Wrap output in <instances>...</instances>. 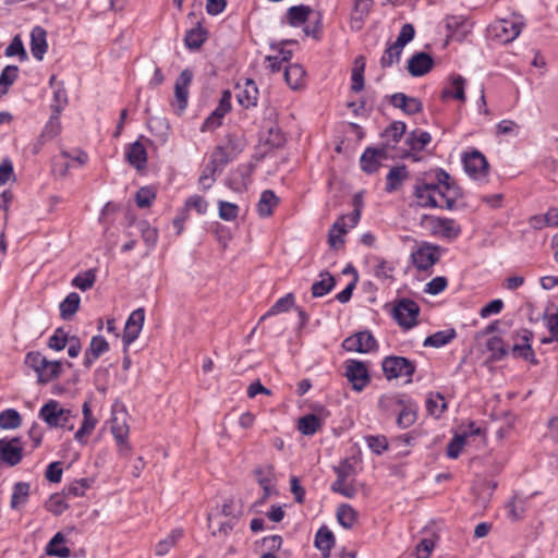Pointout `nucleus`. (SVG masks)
Segmentation results:
<instances>
[{
  "instance_id": "nucleus-30",
  "label": "nucleus",
  "mask_w": 558,
  "mask_h": 558,
  "mask_svg": "<svg viewBox=\"0 0 558 558\" xmlns=\"http://www.w3.org/2000/svg\"><path fill=\"white\" fill-rule=\"evenodd\" d=\"M31 485L26 482H17L13 486L10 506L12 509L17 510L23 507L29 496Z\"/></svg>"
},
{
  "instance_id": "nucleus-6",
  "label": "nucleus",
  "mask_w": 558,
  "mask_h": 558,
  "mask_svg": "<svg viewBox=\"0 0 558 558\" xmlns=\"http://www.w3.org/2000/svg\"><path fill=\"white\" fill-rule=\"evenodd\" d=\"M464 170L473 180L484 183L488 178V162L483 154L478 150L466 153L463 157Z\"/></svg>"
},
{
  "instance_id": "nucleus-32",
  "label": "nucleus",
  "mask_w": 558,
  "mask_h": 558,
  "mask_svg": "<svg viewBox=\"0 0 558 558\" xmlns=\"http://www.w3.org/2000/svg\"><path fill=\"white\" fill-rule=\"evenodd\" d=\"M60 114L51 111L50 119L46 123L39 138H38V148L44 145L45 142L54 138L61 131V123L59 119Z\"/></svg>"
},
{
  "instance_id": "nucleus-16",
  "label": "nucleus",
  "mask_w": 558,
  "mask_h": 558,
  "mask_svg": "<svg viewBox=\"0 0 558 558\" xmlns=\"http://www.w3.org/2000/svg\"><path fill=\"white\" fill-rule=\"evenodd\" d=\"M434 65L433 58L426 52H416L408 61V71L414 76H422L428 73Z\"/></svg>"
},
{
  "instance_id": "nucleus-46",
  "label": "nucleus",
  "mask_w": 558,
  "mask_h": 558,
  "mask_svg": "<svg viewBox=\"0 0 558 558\" xmlns=\"http://www.w3.org/2000/svg\"><path fill=\"white\" fill-rule=\"evenodd\" d=\"M255 476L258 484L263 487L265 497H268L274 483V472L271 466L259 468L255 470Z\"/></svg>"
},
{
  "instance_id": "nucleus-52",
  "label": "nucleus",
  "mask_w": 558,
  "mask_h": 558,
  "mask_svg": "<svg viewBox=\"0 0 558 558\" xmlns=\"http://www.w3.org/2000/svg\"><path fill=\"white\" fill-rule=\"evenodd\" d=\"M402 50L403 49L398 47L396 44L388 46L380 58L381 68H390L395 63H398Z\"/></svg>"
},
{
  "instance_id": "nucleus-50",
  "label": "nucleus",
  "mask_w": 558,
  "mask_h": 558,
  "mask_svg": "<svg viewBox=\"0 0 558 558\" xmlns=\"http://www.w3.org/2000/svg\"><path fill=\"white\" fill-rule=\"evenodd\" d=\"M404 404V399L399 395H385L380 397L378 401L379 408L386 412L397 411L401 409Z\"/></svg>"
},
{
  "instance_id": "nucleus-22",
  "label": "nucleus",
  "mask_w": 558,
  "mask_h": 558,
  "mask_svg": "<svg viewBox=\"0 0 558 558\" xmlns=\"http://www.w3.org/2000/svg\"><path fill=\"white\" fill-rule=\"evenodd\" d=\"M385 154L384 149L367 148L360 159L363 171L367 173L375 172L380 165V160L385 157Z\"/></svg>"
},
{
  "instance_id": "nucleus-10",
  "label": "nucleus",
  "mask_w": 558,
  "mask_h": 558,
  "mask_svg": "<svg viewBox=\"0 0 558 558\" xmlns=\"http://www.w3.org/2000/svg\"><path fill=\"white\" fill-rule=\"evenodd\" d=\"M533 333L527 329H520L513 335L514 343L511 348V354L514 357H522L533 364H537L534 351L531 345Z\"/></svg>"
},
{
  "instance_id": "nucleus-53",
  "label": "nucleus",
  "mask_w": 558,
  "mask_h": 558,
  "mask_svg": "<svg viewBox=\"0 0 558 558\" xmlns=\"http://www.w3.org/2000/svg\"><path fill=\"white\" fill-rule=\"evenodd\" d=\"M182 536V531L174 530L167 537L161 539L155 548L157 556H165L171 547H173L179 538Z\"/></svg>"
},
{
  "instance_id": "nucleus-14",
  "label": "nucleus",
  "mask_w": 558,
  "mask_h": 558,
  "mask_svg": "<svg viewBox=\"0 0 558 558\" xmlns=\"http://www.w3.org/2000/svg\"><path fill=\"white\" fill-rule=\"evenodd\" d=\"M0 459L13 466L22 460V447L19 438L0 439Z\"/></svg>"
},
{
  "instance_id": "nucleus-31",
  "label": "nucleus",
  "mask_w": 558,
  "mask_h": 558,
  "mask_svg": "<svg viewBox=\"0 0 558 558\" xmlns=\"http://www.w3.org/2000/svg\"><path fill=\"white\" fill-rule=\"evenodd\" d=\"M65 537L61 532H58L47 544L46 553L49 556H56L60 558H68L71 555L69 547L64 546Z\"/></svg>"
},
{
  "instance_id": "nucleus-47",
  "label": "nucleus",
  "mask_w": 558,
  "mask_h": 558,
  "mask_svg": "<svg viewBox=\"0 0 558 558\" xmlns=\"http://www.w3.org/2000/svg\"><path fill=\"white\" fill-rule=\"evenodd\" d=\"M337 519L340 525L351 529L356 521V512L350 505L343 504L338 507Z\"/></svg>"
},
{
  "instance_id": "nucleus-44",
  "label": "nucleus",
  "mask_w": 558,
  "mask_h": 558,
  "mask_svg": "<svg viewBox=\"0 0 558 558\" xmlns=\"http://www.w3.org/2000/svg\"><path fill=\"white\" fill-rule=\"evenodd\" d=\"M312 12L311 8L307 5H295L291 7L288 10L287 17L292 26H300L307 20L310 13Z\"/></svg>"
},
{
  "instance_id": "nucleus-51",
  "label": "nucleus",
  "mask_w": 558,
  "mask_h": 558,
  "mask_svg": "<svg viewBox=\"0 0 558 558\" xmlns=\"http://www.w3.org/2000/svg\"><path fill=\"white\" fill-rule=\"evenodd\" d=\"M62 364L59 361L47 360L45 368L40 373L38 380L40 383H49L61 374Z\"/></svg>"
},
{
  "instance_id": "nucleus-35",
  "label": "nucleus",
  "mask_w": 558,
  "mask_h": 558,
  "mask_svg": "<svg viewBox=\"0 0 558 558\" xmlns=\"http://www.w3.org/2000/svg\"><path fill=\"white\" fill-rule=\"evenodd\" d=\"M207 36V31L197 22L196 26L186 33L184 41L189 49H198L206 41Z\"/></svg>"
},
{
  "instance_id": "nucleus-8",
  "label": "nucleus",
  "mask_w": 558,
  "mask_h": 558,
  "mask_svg": "<svg viewBox=\"0 0 558 558\" xmlns=\"http://www.w3.org/2000/svg\"><path fill=\"white\" fill-rule=\"evenodd\" d=\"M418 313V305L410 299L400 300L393 307V318L405 329L416 325Z\"/></svg>"
},
{
  "instance_id": "nucleus-63",
  "label": "nucleus",
  "mask_w": 558,
  "mask_h": 558,
  "mask_svg": "<svg viewBox=\"0 0 558 558\" xmlns=\"http://www.w3.org/2000/svg\"><path fill=\"white\" fill-rule=\"evenodd\" d=\"M279 205H281L280 198L271 190H266L260 194L258 209H272Z\"/></svg>"
},
{
  "instance_id": "nucleus-59",
  "label": "nucleus",
  "mask_w": 558,
  "mask_h": 558,
  "mask_svg": "<svg viewBox=\"0 0 558 558\" xmlns=\"http://www.w3.org/2000/svg\"><path fill=\"white\" fill-rule=\"evenodd\" d=\"M487 349L492 353V357L496 361L502 360L508 354V351L504 347L502 339L499 337L488 339Z\"/></svg>"
},
{
  "instance_id": "nucleus-4",
  "label": "nucleus",
  "mask_w": 558,
  "mask_h": 558,
  "mask_svg": "<svg viewBox=\"0 0 558 558\" xmlns=\"http://www.w3.org/2000/svg\"><path fill=\"white\" fill-rule=\"evenodd\" d=\"M421 226L432 234L445 239H454L460 233L459 226L452 219L434 215H424L421 219Z\"/></svg>"
},
{
  "instance_id": "nucleus-26",
  "label": "nucleus",
  "mask_w": 558,
  "mask_h": 558,
  "mask_svg": "<svg viewBox=\"0 0 558 558\" xmlns=\"http://www.w3.org/2000/svg\"><path fill=\"white\" fill-rule=\"evenodd\" d=\"M373 7V0H354V7L351 17V27L361 29L365 17L368 15Z\"/></svg>"
},
{
  "instance_id": "nucleus-49",
  "label": "nucleus",
  "mask_w": 558,
  "mask_h": 558,
  "mask_svg": "<svg viewBox=\"0 0 558 558\" xmlns=\"http://www.w3.org/2000/svg\"><path fill=\"white\" fill-rule=\"evenodd\" d=\"M447 404L440 393H430L426 400V409L430 415L440 416Z\"/></svg>"
},
{
  "instance_id": "nucleus-18",
  "label": "nucleus",
  "mask_w": 558,
  "mask_h": 558,
  "mask_svg": "<svg viewBox=\"0 0 558 558\" xmlns=\"http://www.w3.org/2000/svg\"><path fill=\"white\" fill-rule=\"evenodd\" d=\"M47 33L40 26H35L31 32V51L35 59L43 60L47 51Z\"/></svg>"
},
{
  "instance_id": "nucleus-41",
  "label": "nucleus",
  "mask_w": 558,
  "mask_h": 558,
  "mask_svg": "<svg viewBox=\"0 0 558 558\" xmlns=\"http://www.w3.org/2000/svg\"><path fill=\"white\" fill-rule=\"evenodd\" d=\"M90 484L92 481L88 478L73 481L63 488L62 494L66 498L82 497L85 495V492L90 487Z\"/></svg>"
},
{
  "instance_id": "nucleus-28",
  "label": "nucleus",
  "mask_w": 558,
  "mask_h": 558,
  "mask_svg": "<svg viewBox=\"0 0 558 558\" xmlns=\"http://www.w3.org/2000/svg\"><path fill=\"white\" fill-rule=\"evenodd\" d=\"M318 277L319 280L315 281L311 288L314 298H322L328 294L336 286V280L329 272L323 271Z\"/></svg>"
},
{
  "instance_id": "nucleus-29",
  "label": "nucleus",
  "mask_w": 558,
  "mask_h": 558,
  "mask_svg": "<svg viewBox=\"0 0 558 558\" xmlns=\"http://www.w3.org/2000/svg\"><path fill=\"white\" fill-rule=\"evenodd\" d=\"M333 545V533L327 526H322L315 535L316 548L322 551L324 557H328Z\"/></svg>"
},
{
  "instance_id": "nucleus-15",
  "label": "nucleus",
  "mask_w": 558,
  "mask_h": 558,
  "mask_svg": "<svg viewBox=\"0 0 558 558\" xmlns=\"http://www.w3.org/2000/svg\"><path fill=\"white\" fill-rule=\"evenodd\" d=\"M193 73L191 70L185 69L177 78L174 86L175 104L180 111H183L187 106L189 86L192 82Z\"/></svg>"
},
{
  "instance_id": "nucleus-62",
  "label": "nucleus",
  "mask_w": 558,
  "mask_h": 558,
  "mask_svg": "<svg viewBox=\"0 0 558 558\" xmlns=\"http://www.w3.org/2000/svg\"><path fill=\"white\" fill-rule=\"evenodd\" d=\"M4 54L7 57H15L17 56L21 61H24L27 59V53L24 49L23 43L20 38V36H15L10 45L5 48Z\"/></svg>"
},
{
  "instance_id": "nucleus-56",
  "label": "nucleus",
  "mask_w": 558,
  "mask_h": 558,
  "mask_svg": "<svg viewBox=\"0 0 558 558\" xmlns=\"http://www.w3.org/2000/svg\"><path fill=\"white\" fill-rule=\"evenodd\" d=\"M416 421V412L410 404H404L399 412L397 424L401 428L410 427Z\"/></svg>"
},
{
  "instance_id": "nucleus-38",
  "label": "nucleus",
  "mask_w": 558,
  "mask_h": 558,
  "mask_svg": "<svg viewBox=\"0 0 558 558\" xmlns=\"http://www.w3.org/2000/svg\"><path fill=\"white\" fill-rule=\"evenodd\" d=\"M147 126L160 144L167 142L169 124L165 118H150L147 122Z\"/></svg>"
},
{
  "instance_id": "nucleus-20",
  "label": "nucleus",
  "mask_w": 558,
  "mask_h": 558,
  "mask_svg": "<svg viewBox=\"0 0 558 558\" xmlns=\"http://www.w3.org/2000/svg\"><path fill=\"white\" fill-rule=\"evenodd\" d=\"M125 158L128 162L137 170L145 168L147 161V153L145 146L141 143V141L132 143L126 148Z\"/></svg>"
},
{
  "instance_id": "nucleus-57",
  "label": "nucleus",
  "mask_w": 558,
  "mask_h": 558,
  "mask_svg": "<svg viewBox=\"0 0 558 558\" xmlns=\"http://www.w3.org/2000/svg\"><path fill=\"white\" fill-rule=\"evenodd\" d=\"M19 68L16 65H7L0 75V94H4L8 86L13 84L17 77Z\"/></svg>"
},
{
  "instance_id": "nucleus-27",
  "label": "nucleus",
  "mask_w": 558,
  "mask_h": 558,
  "mask_svg": "<svg viewBox=\"0 0 558 558\" xmlns=\"http://www.w3.org/2000/svg\"><path fill=\"white\" fill-rule=\"evenodd\" d=\"M464 84L465 80L458 74L450 76L449 84L444 88L441 93L442 98L452 97L454 99L464 101L465 100V94H464Z\"/></svg>"
},
{
  "instance_id": "nucleus-45",
  "label": "nucleus",
  "mask_w": 558,
  "mask_h": 558,
  "mask_svg": "<svg viewBox=\"0 0 558 558\" xmlns=\"http://www.w3.org/2000/svg\"><path fill=\"white\" fill-rule=\"evenodd\" d=\"M22 424L20 413L14 409H7L0 412V428L15 429Z\"/></svg>"
},
{
  "instance_id": "nucleus-42",
  "label": "nucleus",
  "mask_w": 558,
  "mask_h": 558,
  "mask_svg": "<svg viewBox=\"0 0 558 558\" xmlns=\"http://www.w3.org/2000/svg\"><path fill=\"white\" fill-rule=\"evenodd\" d=\"M405 132V123L401 121L393 122L386 129L383 136L386 138L385 146L392 147L397 144Z\"/></svg>"
},
{
  "instance_id": "nucleus-5",
  "label": "nucleus",
  "mask_w": 558,
  "mask_h": 558,
  "mask_svg": "<svg viewBox=\"0 0 558 558\" xmlns=\"http://www.w3.org/2000/svg\"><path fill=\"white\" fill-rule=\"evenodd\" d=\"M360 219L361 211H351L350 214L339 217V219L332 225L329 231V245L335 250L341 247L344 243L343 235L348 232V230L354 228Z\"/></svg>"
},
{
  "instance_id": "nucleus-37",
  "label": "nucleus",
  "mask_w": 558,
  "mask_h": 558,
  "mask_svg": "<svg viewBox=\"0 0 558 558\" xmlns=\"http://www.w3.org/2000/svg\"><path fill=\"white\" fill-rule=\"evenodd\" d=\"M322 420L315 414H307L300 417L298 429L305 436L314 435L322 427Z\"/></svg>"
},
{
  "instance_id": "nucleus-33",
  "label": "nucleus",
  "mask_w": 558,
  "mask_h": 558,
  "mask_svg": "<svg viewBox=\"0 0 558 558\" xmlns=\"http://www.w3.org/2000/svg\"><path fill=\"white\" fill-rule=\"evenodd\" d=\"M457 336V332L453 328H449L446 330L437 331L430 336H428L424 342V347H433V348H441L449 342H451Z\"/></svg>"
},
{
  "instance_id": "nucleus-13",
  "label": "nucleus",
  "mask_w": 558,
  "mask_h": 558,
  "mask_svg": "<svg viewBox=\"0 0 558 558\" xmlns=\"http://www.w3.org/2000/svg\"><path fill=\"white\" fill-rule=\"evenodd\" d=\"M129 425L126 424V413H114L111 420V433L119 446L121 453L126 454L130 451V446L126 442L129 436Z\"/></svg>"
},
{
  "instance_id": "nucleus-9",
  "label": "nucleus",
  "mask_w": 558,
  "mask_h": 558,
  "mask_svg": "<svg viewBox=\"0 0 558 558\" xmlns=\"http://www.w3.org/2000/svg\"><path fill=\"white\" fill-rule=\"evenodd\" d=\"M440 258L439 248L429 243H422L411 253V260L418 270H427Z\"/></svg>"
},
{
  "instance_id": "nucleus-39",
  "label": "nucleus",
  "mask_w": 558,
  "mask_h": 558,
  "mask_svg": "<svg viewBox=\"0 0 558 558\" xmlns=\"http://www.w3.org/2000/svg\"><path fill=\"white\" fill-rule=\"evenodd\" d=\"M530 223L534 229L558 227V211H545L544 214L534 215L530 218Z\"/></svg>"
},
{
  "instance_id": "nucleus-54",
  "label": "nucleus",
  "mask_w": 558,
  "mask_h": 558,
  "mask_svg": "<svg viewBox=\"0 0 558 558\" xmlns=\"http://www.w3.org/2000/svg\"><path fill=\"white\" fill-rule=\"evenodd\" d=\"M221 146L229 154V156L234 159L243 150L244 142L239 136L229 135Z\"/></svg>"
},
{
  "instance_id": "nucleus-40",
  "label": "nucleus",
  "mask_w": 558,
  "mask_h": 558,
  "mask_svg": "<svg viewBox=\"0 0 558 558\" xmlns=\"http://www.w3.org/2000/svg\"><path fill=\"white\" fill-rule=\"evenodd\" d=\"M430 141V134L422 130L412 131L407 138V143L412 150H422Z\"/></svg>"
},
{
  "instance_id": "nucleus-19",
  "label": "nucleus",
  "mask_w": 558,
  "mask_h": 558,
  "mask_svg": "<svg viewBox=\"0 0 558 558\" xmlns=\"http://www.w3.org/2000/svg\"><path fill=\"white\" fill-rule=\"evenodd\" d=\"M108 350V341L101 336H94L90 340L89 348L85 352L84 365L90 367L92 364Z\"/></svg>"
},
{
  "instance_id": "nucleus-36",
  "label": "nucleus",
  "mask_w": 558,
  "mask_h": 558,
  "mask_svg": "<svg viewBox=\"0 0 558 558\" xmlns=\"http://www.w3.org/2000/svg\"><path fill=\"white\" fill-rule=\"evenodd\" d=\"M408 177L409 172L405 166L402 165L391 168L386 177V189L388 191L398 190Z\"/></svg>"
},
{
  "instance_id": "nucleus-17",
  "label": "nucleus",
  "mask_w": 558,
  "mask_h": 558,
  "mask_svg": "<svg viewBox=\"0 0 558 558\" xmlns=\"http://www.w3.org/2000/svg\"><path fill=\"white\" fill-rule=\"evenodd\" d=\"M236 99L244 108L256 106L258 97V88L254 81L246 80L243 85H236Z\"/></svg>"
},
{
  "instance_id": "nucleus-34",
  "label": "nucleus",
  "mask_w": 558,
  "mask_h": 558,
  "mask_svg": "<svg viewBox=\"0 0 558 558\" xmlns=\"http://www.w3.org/2000/svg\"><path fill=\"white\" fill-rule=\"evenodd\" d=\"M80 303L81 296L76 292L69 293L59 305L61 317L65 320L71 319L77 312Z\"/></svg>"
},
{
  "instance_id": "nucleus-64",
  "label": "nucleus",
  "mask_w": 558,
  "mask_h": 558,
  "mask_svg": "<svg viewBox=\"0 0 558 558\" xmlns=\"http://www.w3.org/2000/svg\"><path fill=\"white\" fill-rule=\"evenodd\" d=\"M25 362L36 372L37 376L39 377L40 373L45 368L47 359L40 352H29L26 355Z\"/></svg>"
},
{
  "instance_id": "nucleus-61",
  "label": "nucleus",
  "mask_w": 558,
  "mask_h": 558,
  "mask_svg": "<svg viewBox=\"0 0 558 558\" xmlns=\"http://www.w3.org/2000/svg\"><path fill=\"white\" fill-rule=\"evenodd\" d=\"M155 197H156V192L154 189H151L149 186L142 187L136 192V196H135L136 205L141 208L149 207L153 205V201L155 199Z\"/></svg>"
},
{
  "instance_id": "nucleus-58",
  "label": "nucleus",
  "mask_w": 558,
  "mask_h": 558,
  "mask_svg": "<svg viewBox=\"0 0 558 558\" xmlns=\"http://www.w3.org/2000/svg\"><path fill=\"white\" fill-rule=\"evenodd\" d=\"M69 340L68 333L62 328H57L48 340V347L54 351H61L66 347Z\"/></svg>"
},
{
  "instance_id": "nucleus-1",
  "label": "nucleus",
  "mask_w": 558,
  "mask_h": 558,
  "mask_svg": "<svg viewBox=\"0 0 558 558\" xmlns=\"http://www.w3.org/2000/svg\"><path fill=\"white\" fill-rule=\"evenodd\" d=\"M436 182H421L415 185V205L420 207H436L439 209H453L464 206L460 187L450 175L438 169L435 173Z\"/></svg>"
},
{
  "instance_id": "nucleus-7",
  "label": "nucleus",
  "mask_w": 558,
  "mask_h": 558,
  "mask_svg": "<svg viewBox=\"0 0 558 558\" xmlns=\"http://www.w3.org/2000/svg\"><path fill=\"white\" fill-rule=\"evenodd\" d=\"M383 371L388 379L412 377L415 365L403 356H387L383 361Z\"/></svg>"
},
{
  "instance_id": "nucleus-55",
  "label": "nucleus",
  "mask_w": 558,
  "mask_h": 558,
  "mask_svg": "<svg viewBox=\"0 0 558 558\" xmlns=\"http://www.w3.org/2000/svg\"><path fill=\"white\" fill-rule=\"evenodd\" d=\"M364 66H365V63L363 61V58L356 59L355 68L352 71V77H351L352 78L351 88L355 93L361 92L364 87V77H363Z\"/></svg>"
},
{
  "instance_id": "nucleus-12",
  "label": "nucleus",
  "mask_w": 558,
  "mask_h": 558,
  "mask_svg": "<svg viewBox=\"0 0 558 558\" xmlns=\"http://www.w3.org/2000/svg\"><path fill=\"white\" fill-rule=\"evenodd\" d=\"M377 345L376 339L369 331H360L343 340L342 347L347 351L368 353Z\"/></svg>"
},
{
  "instance_id": "nucleus-11",
  "label": "nucleus",
  "mask_w": 558,
  "mask_h": 558,
  "mask_svg": "<svg viewBox=\"0 0 558 558\" xmlns=\"http://www.w3.org/2000/svg\"><path fill=\"white\" fill-rule=\"evenodd\" d=\"M345 377L355 391H362L369 383L366 364L356 360H349L347 362Z\"/></svg>"
},
{
  "instance_id": "nucleus-25",
  "label": "nucleus",
  "mask_w": 558,
  "mask_h": 558,
  "mask_svg": "<svg viewBox=\"0 0 558 558\" xmlns=\"http://www.w3.org/2000/svg\"><path fill=\"white\" fill-rule=\"evenodd\" d=\"M284 80L291 89H300L305 84V70L298 63L290 64L284 68Z\"/></svg>"
},
{
  "instance_id": "nucleus-21",
  "label": "nucleus",
  "mask_w": 558,
  "mask_h": 558,
  "mask_svg": "<svg viewBox=\"0 0 558 558\" xmlns=\"http://www.w3.org/2000/svg\"><path fill=\"white\" fill-rule=\"evenodd\" d=\"M391 105L401 109L407 114H414L422 110V104L417 98L409 97L403 93H396L391 96Z\"/></svg>"
},
{
  "instance_id": "nucleus-24",
  "label": "nucleus",
  "mask_w": 558,
  "mask_h": 558,
  "mask_svg": "<svg viewBox=\"0 0 558 558\" xmlns=\"http://www.w3.org/2000/svg\"><path fill=\"white\" fill-rule=\"evenodd\" d=\"M445 27L448 37L462 39L469 32L466 28V20L462 15H451L445 19Z\"/></svg>"
},
{
  "instance_id": "nucleus-60",
  "label": "nucleus",
  "mask_w": 558,
  "mask_h": 558,
  "mask_svg": "<svg viewBox=\"0 0 558 558\" xmlns=\"http://www.w3.org/2000/svg\"><path fill=\"white\" fill-rule=\"evenodd\" d=\"M64 498L65 497L63 496V494L62 495H59V494L52 495L46 504L47 510L49 512L53 513L54 515L62 514L68 509V505L64 501Z\"/></svg>"
},
{
  "instance_id": "nucleus-48",
  "label": "nucleus",
  "mask_w": 558,
  "mask_h": 558,
  "mask_svg": "<svg viewBox=\"0 0 558 558\" xmlns=\"http://www.w3.org/2000/svg\"><path fill=\"white\" fill-rule=\"evenodd\" d=\"M96 281V270L88 269L83 274L77 275L72 280V286L82 290L87 291L93 288Z\"/></svg>"
},
{
  "instance_id": "nucleus-43",
  "label": "nucleus",
  "mask_w": 558,
  "mask_h": 558,
  "mask_svg": "<svg viewBox=\"0 0 558 558\" xmlns=\"http://www.w3.org/2000/svg\"><path fill=\"white\" fill-rule=\"evenodd\" d=\"M294 304V295L292 293H288L284 296L280 298L276 301V303L268 310V312L260 317V320L266 319L267 317L278 315L280 313L288 312Z\"/></svg>"
},
{
  "instance_id": "nucleus-3",
  "label": "nucleus",
  "mask_w": 558,
  "mask_h": 558,
  "mask_svg": "<svg viewBox=\"0 0 558 558\" xmlns=\"http://www.w3.org/2000/svg\"><path fill=\"white\" fill-rule=\"evenodd\" d=\"M524 20L519 14H512L509 17L500 19L492 23L488 33L492 38L501 44L513 41L524 27Z\"/></svg>"
},
{
  "instance_id": "nucleus-2",
  "label": "nucleus",
  "mask_w": 558,
  "mask_h": 558,
  "mask_svg": "<svg viewBox=\"0 0 558 558\" xmlns=\"http://www.w3.org/2000/svg\"><path fill=\"white\" fill-rule=\"evenodd\" d=\"M38 416L51 428L72 430L74 428L73 420L77 417V414L63 408L59 401L49 400L41 407Z\"/></svg>"
},
{
  "instance_id": "nucleus-23",
  "label": "nucleus",
  "mask_w": 558,
  "mask_h": 558,
  "mask_svg": "<svg viewBox=\"0 0 558 558\" xmlns=\"http://www.w3.org/2000/svg\"><path fill=\"white\" fill-rule=\"evenodd\" d=\"M83 412V423L80 429L75 433L74 438L76 441L84 444L85 442V436L89 435L97 423V420L93 416L92 409L88 402H84L82 407Z\"/></svg>"
}]
</instances>
